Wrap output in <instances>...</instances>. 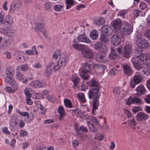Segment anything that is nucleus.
<instances>
[{"mask_svg":"<svg viewBox=\"0 0 150 150\" xmlns=\"http://www.w3.org/2000/svg\"><path fill=\"white\" fill-rule=\"evenodd\" d=\"M64 103L66 107L71 108L72 105L71 101L68 99H65L64 100Z\"/></svg>","mask_w":150,"mask_h":150,"instance_id":"nucleus-49","label":"nucleus"},{"mask_svg":"<svg viewBox=\"0 0 150 150\" xmlns=\"http://www.w3.org/2000/svg\"><path fill=\"white\" fill-rule=\"evenodd\" d=\"M105 34L102 35H101L100 40V41L105 43H108L109 42V39L108 38L105 36Z\"/></svg>","mask_w":150,"mask_h":150,"instance_id":"nucleus-43","label":"nucleus"},{"mask_svg":"<svg viewBox=\"0 0 150 150\" xmlns=\"http://www.w3.org/2000/svg\"><path fill=\"white\" fill-rule=\"evenodd\" d=\"M137 119L138 121H145L149 118V115L144 112H139L137 114Z\"/></svg>","mask_w":150,"mask_h":150,"instance_id":"nucleus-17","label":"nucleus"},{"mask_svg":"<svg viewBox=\"0 0 150 150\" xmlns=\"http://www.w3.org/2000/svg\"><path fill=\"white\" fill-rule=\"evenodd\" d=\"M95 22L97 25H101L104 23L105 20L103 18L99 17Z\"/></svg>","mask_w":150,"mask_h":150,"instance_id":"nucleus-44","label":"nucleus"},{"mask_svg":"<svg viewBox=\"0 0 150 150\" xmlns=\"http://www.w3.org/2000/svg\"><path fill=\"white\" fill-rule=\"evenodd\" d=\"M82 69H83L86 72H88L93 67H95V64L92 62H88L85 63H82L81 64Z\"/></svg>","mask_w":150,"mask_h":150,"instance_id":"nucleus-15","label":"nucleus"},{"mask_svg":"<svg viewBox=\"0 0 150 150\" xmlns=\"http://www.w3.org/2000/svg\"><path fill=\"white\" fill-rule=\"evenodd\" d=\"M110 40L111 43L115 45H118L121 42L120 37L117 34L113 35L111 37Z\"/></svg>","mask_w":150,"mask_h":150,"instance_id":"nucleus-14","label":"nucleus"},{"mask_svg":"<svg viewBox=\"0 0 150 150\" xmlns=\"http://www.w3.org/2000/svg\"><path fill=\"white\" fill-rule=\"evenodd\" d=\"M143 79V78L140 75H135L133 77V81L131 80L130 81L131 87L134 88L136 85L141 82Z\"/></svg>","mask_w":150,"mask_h":150,"instance_id":"nucleus-9","label":"nucleus"},{"mask_svg":"<svg viewBox=\"0 0 150 150\" xmlns=\"http://www.w3.org/2000/svg\"><path fill=\"white\" fill-rule=\"evenodd\" d=\"M99 105L98 98L94 99L93 101V108L92 110V113L93 115H95L94 111L98 108Z\"/></svg>","mask_w":150,"mask_h":150,"instance_id":"nucleus-27","label":"nucleus"},{"mask_svg":"<svg viewBox=\"0 0 150 150\" xmlns=\"http://www.w3.org/2000/svg\"><path fill=\"white\" fill-rule=\"evenodd\" d=\"M117 73V70L115 68H113L111 69L109 73L110 76H115Z\"/></svg>","mask_w":150,"mask_h":150,"instance_id":"nucleus-55","label":"nucleus"},{"mask_svg":"<svg viewBox=\"0 0 150 150\" xmlns=\"http://www.w3.org/2000/svg\"><path fill=\"white\" fill-rule=\"evenodd\" d=\"M63 6L62 5L57 4L54 5L53 8L54 10L56 11H60L63 8Z\"/></svg>","mask_w":150,"mask_h":150,"instance_id":"nucleus-51","label":"nucleus"},{"mask_svg":"<svg viewBox=\"0 0 150 150\" xmlns=\"http://www.w3.org/2000/svg\"><path fill=\"white\" fill-rule=\"evenodd\" d=\"M21 2L19 0H15L12 4L9 10V13H12L18 10L21 6Z\"/></svg>","mask_w":150,"mask_h":150,"instance_id":"nucleus-10","label":"nucleus"},{"mask_svg":"<svg viewBox=\"0 0 150 150\" xmlns=\"http://www.w3.org/2000/svg\"><path fill=\"white\" fill-rule=\"evenodd\" d=\"M98 36V33L96 30H92L90 34V36L91 39L96 40L97 39Z\"/></svg>","mask_w":150,"mask_h":150,"instance_id":"nucleus-28","label":"nucleus"},{"mask_svg":"<svg viewBox=\"0 0 150 150\" xmlns=\"http://www.w3.org/2000/svg\"><path fill=\"white\" fill-rule=\"evenodd\" d=\"M122 67L123 69L125 74L129 75L133 73L131 67L128 64H123L122 65Z\"/></svg>","mask_w":150,"mask_h":150,"instance_id":"nucleus-24","label":"nucleus"},{"mask_svg":"<svg viewBox=\"0 0 150 150\" xmlns=\"http://www.w3.org/2000/svg\"><path fill=\"white\" fill-rule=\"evenodd\" d=\"M16 79L18 80L21 81L24 78V76L19 71H16Z\"/></svg>","mask_w":150,"mask_h":150,"instance_id":"nucleus-47","label":"nucleus"},{"mask_svg":"<svg viewBox=\"0 0 150 150\" xmlns=\"http://www.w3.org/2000/svg\"><path fill=\"white\" fill-rule=\"evenodd\" d=\"M125 112L128 117V119L132 117H134L133 116H132V114L130 110L127 109H125Z\"/></svg>","mask_w":150,"mask_h":150,"instance_id":"nucleus-62","label":"nucleus"},{"mask_svg":"<svg viewBox=\"0 0 150 150\" xmlns=\"http://www.w3.org/2000/svg\"><path fill=\"white\" fill-rule=\"evenodd\" d=\"M65 3L66 6V9H69L74 5V0H66Z\"/></svg>","mask_w":150,"mask_h":150,"instance_id":"nucleus-35","label":"nucleus"},{"mask_svg":"<svg viewBox=\"0 0 150 150\" xmlns=\"http://www.w3.org/2000/svg\"><path fill=\"white\" fill-rule=\"evenodd\" d=\"M5 21L8 24L11 25L13 23V20L11 16L8 14L5 17Z\"/></svg>","mask_w":150,"mask_h":150,"instance_id":"nucleus-40","label":"nucleus"},{"mask_svg":"<svg viewBox=\"0 0 150 150\" xmlns=\"http://www.w3.org/2000/svg\"><path fill=\"white\" fill-rule=\"evenodd\" d=\"M89 98H98L100 96L99 89L96 88H93L91 89L88 93Z\"/></svg>","mask_w":150,"mask_h":150,"instance_id":"nucleus-7","label":"nucleus"},{"mask_svg":"<svg viewBox=\"0 0 150 150\" xmlns=\"http://www.w3.org/2000/svg\"><path fill=\"white\" fill-rule=\"evenodd\" d=\"M136 94L139 96H141L144 95L146 92V89L142 85H139L137 88L136 89Z\"/></svg>","mask_w":150,"mask_h":150,"instance_id":"nucleus-22","label":"nucleus"},{"mask_svg":"<svg viewBox=\"0 0 150 150\" xmlns=\"http://www.w3.org/2000/svg\"><path fill=\"white\" fill-rule=\"evenodd\" d=\"M4 14L3 12H1L0 13V24H2L4 21Z\"/></svg>","mask_w":150,"mask_h":150,"instance_id":"nucleus-63","label":"nucleus"},{"mask_svg":"<svg viewBox=\"0 0 150 150\" xmlns=\"http://www.w3.org/2000/svg\"><path fill=\"white\" fill-rule=\"evenodd\" d=\"M35 53V55H37L38 54V52L37 50L36 47L35 46H33L32 47V50H28L25 51L26 53L29 55H32L33 54L34 52Z\"/></svg>","mask_w":150,"mask_h":150,"instance_id":"nucleus-33","label":"nucleus"},{"mask_svg":"<svg viewBox=\"0 0 150 150\" xmlns=\"http://www.w3.org/2000/svg\"><path fill=\"white\" fill-rule=\"evenodd\" d=\"M44 7L45 10L46 11H49L52 8L51 4L50 2L46 3L44 5Z\"/></svg>","mask_w":150,"mask_h":150,"instance_id":"nucleus-50","label":"nucleus"},{"mask_svg":"<svg viewBox=\"0 0 150 150\" xmlns=\"http://www.w3.org/2000/svg\"><path fill=\"white\" fill-rule=\"evenodd\" d=\"M77 40L79 42H84L86 43H89L91 42L90 40L87 37L83 31L82 34H79L77 38Z\"/></svg>","mask_w":150,"mask_h":150,"instance_id":"nucleus-19","label":"nucleus"},{"mask_svg":"<svg viewBox=\"0 0 150 150\" xmlns=\"http://www.w3.org/2000/svg\"><path fill=\"white\" fill-rule=\"evenodd\" d=\"M127 122L129 126H130L132 129H135V126L137 123L134 117H132L129 118Z\"/></svg>","mask_w":150,"mask_h":150,"instance_id":"nucleus-26","label":"nucleus"},{"mask_svg":"<svg viewBox=\"0 0 150 150\" xmlns=\"http://www.w3.org/2000/svg\"><path fill=\"white\" fill-rule=\"evenodd\" d=\"M144 35L146 38L150 40V29L146 30L145 31Z\"/></svg>","mask_w":150,"mask_h":150,"instance_id":"nucleus-57","label":"nucleus"},{"mask_svg":"<svg viewBox=\"0 0 150 150\" xmlns=\"http://www.w3.org/2000/svg\"><path fill=\"white\" fill-rule=\"evenodd\" d=\"M4 81L5 83L9 84L11 86L10 87H6L5 90L9 93H13L17 90L18 85L17 83L13 79V73L9 70L6 71L5 74L4 75Z\"/></svg>","mask_w":150,"mask_h":150,"instance_id":"nucleus-2","label":"nucleus"},{"mask_svg":"<svg viewBox=\"0 0 150 150\" xmlns=\"http://www.w3.org/2000/svg\"><path fill=\"white\" fill-rule=\"evenodd\" d=\"M132 53V48L130 45H126L124 47L122 54L123 57L126 58H129Z\"/></svg>","mask_w":150,"mask_h":150,"instance_id":"nucleus-12","label":"nucleus"},{"mask_svg":"<svg viewBox=\"0 0 150 150\" xmlns=\"http://www.w3.org/2000/svg\"><path fill=\"white\" fill-rule=\"evenodd\" d=\"M64 109L62 106H59L58 108V112L60 115L59 119L60 120L62 119L64 117Z\"/></svg>","mask_w":150,"mask_h":150,"instance_id":"nucleus-36","label":"nucleus"},{"mask_svg":"<svg viewBox=\"0 0 150 150\" xmlns=\"http://www.w3.org/2000/svg\"><path fill=\"white\" fill-rule=\"evenodd\" d=\"M141 53L139 51L136 50L134 56L131 59L136 69H139L140 65L142 64L145 66L150 64V54Z\"/></svg>","mask_w":150,"mask_h":150,"instance_id":"nucleus-1","label":"nucleus"},{"mask_svg":"<svg viewBox=\"0 0 150 150\" xmlns=\"http://www.w3.org/2000/svg\"><path fill=\"white\" fill-rule=\"evenodd\" d=\"M61 52L59 50H56L54 52L52 57L54 59H58L59 56L61 54Z\"/></svg>","mask_w":150,"mask_h":150,"instance_id":"nucleus-45","label":"nucleus"},{"mask_svg":"<svg viewBox=\"0 0 150 150\" xmlns=\"http://www.w3.org/2000/svg\"><path fill=\"white\" fill-rule=\"evenodd\" d=\"M95 49L99 50L100 52L105 53L108 51V48L106 45L100 42H96L94 44Z\"/></svg>","mask_w":150,"mask_h":150,"instance_id":"nucleus-6","label":"nucleus"},{"mask_svg":"<svg viewBox=\"0 0 150 150\" xmlns=\"http://www.w3.org/2000/svg\"><path fill=\"white\" fill-rule=\"evenodd\" d=\"M2 132L5 134H10L11 133L8 130V128L6 127H4L2 128Z\"/></svg>","mask_w":150,"mask_h":150,"instance_id":"nucleus-64","label":"nucleus"},{"mask_svg":"<svg viewBox=\"0 0 150 150\" xmlns=\"http://www.w3.org/2000/svg\"><path fill=\"white\" fill-rule=\"evenodd\" d=\"M34 29L37 32H41L45 37H47V33L45 29V25L43 23L38 22L34 27Z\"/></svg>","mask_w":150,"mask_h":150,"instance_id":"nucleus-5","label":"nucleus"},{"mask_svg":"<svg viewBox=\"0 0 150 150\" xmlns=\"http://www.w3.org/2000/svg\"><path fill=\"white\" fill-rule=\"evenodd\" d=\"M28 69V66L27 64H23L20 66H18L16 67V70H21L23 71H26Z\"/></svg>","mask_w":150,"mask_h":150,"instance_id":"nucleus-34","label":"nucleus"},{"mask_svg":"<svg viewBox=\"0 0 150 150\" xmlns=\"http://www.w3.org/2000/svg\"><path fill=\"white\" fill-rule=\"evenodd\" d=\"M82 55L88 59H91L93 57V51L88 47L84 48L81 52Z\"/></svg>","mask_w":150,"mask_h":150,"instance_id":"nucleus-8","label":"nucleus"},{"mask_svg":"<svg viewBox=\"0 0 150 150\" xmlns=\"http://www.w3.org/2000/svg\"><path fill=\"white\" fill-rule=\"evenodd\" d=\"M137 46L139 48L142 49H146L149 46L148 41L145 38H139L136 41Z\"/></svg>","mask_w":150,"mask_h":150,"instance_id":"nucleus-4","label":"nucleus"},{"mask_svg":"<svg viewBox=\"0 0 150 150\" xmlns=\"http://www.w3.org/2000/svg\"><path fill=\"white\" fill-rule=\"evenodd\" d=\"M115 29L109 25H106L101 28V31L106 36L111 35L114 32Z\"/></svg>","mask_w":150,"mask_h":150,"instance_id":"nucleus-11","label":"nucleus"},{"mask_svg":"<svg viewBox=\"0 0 150 150\" xmlns=\"http://www.w3.org/2000/svg\"><path fill=\"white\" fill-rule=\"evenodd\" d=\"M109 57L111 59H115L117 57V50L111 49V53L109 55Z\"/></svg>","mask_w":150,"mask_h":150,"instance_id":"nucleus-32","label":"nucleus"},{"mask_svg":"<svg viewBox=\"0 0 150 150\" xmlns=\"http://www.w3.org/2000/svg\"><path fill=\"white\" fill-rule=\"evenodd\" d=\"M85 46L83 45L78 44L77 42H74L72 44V46L74 49L78 50H81V51L84 49Z\"/></svg>","mask_w":150,"mask_h":150,"instance_id":"nucleus-30","label":"nucleus"},{"mask_svg":"<svg viewBox=\"0 0 150 150\" xmlns=\"http://www.w3.org/2000/svg\"><path fill=\"white\" fill-rule=\"evenodd\" d=\"M87 83L89 86L91 87H98L99 85V83L93 79L88 81Z\"/></svg>","mask_w":150,"mask_h":150,"instance_id":"nucleus-37","label":"nucleus"},{"mask_svg":"<svg viewBox=\"0 0 150 150\" xmlns=\"http://www.w3.org/2000/svg\"><path fill=\"white\" fill-rule=\"evenodd\" d=\"M87 72L84 71L83 69H81L79 71V74L82 78L84 80L88 79L89 77L88 74Z\"/></svg>","mask_w":150,"mask_h":150,"instance_id":"nucleus-29","label":"nucleus"},{"mask_svg":"<svg viewBox=\"0 0 150 150\" xmlns=\"http://www.w3.org/2000/svg\"><path fill=\"white\" fill-rule=\"evenodd\" d=\"M71 80L73 82L75 86H76L80 82L79 78L75 74L73 75L72 76Z\"/></svg>","mask_w":150,"mask_h":150,"instance_id":"nucleus-41","label":"nucleus"},{"mask_svg":"<svg viewBox=\"0 0 150 150\" xmlns=\"http://www.w3.org/2000/svg\"><path fill=\"white\" fill-rule=\"evenodd\" d=\"M132 111L134 113H136L137 112L142 110V108L138 106H134L132 110Z\"/></svg>","mask_w":150,"mask_h":150,"instance_id":"nucleus-54","label":"nucleus"},{"mask_svg":"<svg viewBox=\"0 0 150 150\" xmlns=\"http://www.w3.org/2000/svg\"><path fill=\"white\" fill-rule=\"evenodd\" d=\"M111 24L115 30H119L122 25V21L120 18H117L112 21Z\"/></svg>","mask_w":150,"mask_h":150,"instance_id":"nucleus-16","label":"nucleus"},{"mask_svg":"<svg viewBox=\"0 0 150 150\" xmlns=\"http://www.w3.org/2000/svg\"><path fill=\"white\" fill-rule=\"evenodd\" d=\"M15 34V30L13 29H9L6 32L5 35L6 36L10 37H12L14 36Z\"/></svg>","mask_w":150,"mask_h":150,"instance_id":"nucleus-38","label":"nucleus"},{"mask_svg":"<svg viewBox=\"0 0 150 150\" xmlns=\"http://www.w3.org/2000/svg\"><path fill=\"white\" fill-rule=\"evenodd\" d=\"M133 103L135 104H142L143 101L140 98L137 97H134L133 98Z\"/></svg>","mask_w":150,"mask_h":150,"instance_id":"nucleus-48","label":"nucleus"},{"mask_svg":"<svg viewBox=\"0 0 150 150\" xmlns=\"http://www.w3.org/2000/svg\"><path fill=\"white\" fill-rule=\"evenodd\" d=\"M140 8L143 10H147L146 4L144 2L141 1L139 5Z\"/></svg>","mask_w":150,"mask_h":150,"instance_id":"nucleus-53","label":"nucleus"},{"mask_svg":"<svg viewBox=\"0 0 150 150\" xmlns=\"http://www.w3.org/2000/svg\"><path fill=\"white\" fill-rule=\"evenodd\" d=\"M95 139L98 140H102L103 139V137L101 134L98 133L96 134Z\"/></svg>","mask_w":150,"mask_h":150,"instance_id":"nucleus-59","label":"nucleus"},{"mask_svg":"<svg viewBox=\"0 0 150 150\" xmlns=\"http://www.w3.org/2000/svg\"><path fill=\"white\" fill-rule=\"evenodd\" d=\"M127 12V10H121L118 12L117 15L125 19V15Z\"/></svg>","mask_w":150,"mask_h":150,"instance_id":"nucleus-42","label":"nucleus"},{"mask_svg":"<svg viewBox=\"0 0 150 150\" xmlns=\"http://www.w3.org/2000/svg\"><path fill=\"white\" fill-rule=\"evenodd\" d=\"M103 58V56L101 54H97L96 56V60L98 62H101Z\"/></svg>","mask_w":150,"mask_h":150,"instance_id":"nucleus-60","label":"nucleus"},{"mask_svg":"<svg viewBox=\"0 0 150 150\" xmlns=\"http://www.w3.org/2000/svg\"><path fill=\"white\" fill-rule=\"evenodd\" d=\"M23 53L21 51H16L14 53V57L18 60L21 62H23L25 59L23 56Z\"/></svg>","mask_w":150,"mask_h":150,"instance_id":"nucleus-21","label":"nucleus"},{"mask_svg":"<svg viewBox=\"0 0 150 150\" xmlns=\"http://www.w3.org/2000/svg\"><path fill=\"white\" fill-rule=\"evenodd\" d=\"M77 96L79 98V101L81 103H84L86 101L84 95L81 93H79L77 94Z\"/></svg>","mask_w":150,"mask_h":150,"instance_id":"nucleus-39","label":"nucleus"},{"mask_svg":"<svg viewBox=\"0 0 150 150\" xmlns=\"http://www.w3.org/2000/svg\"><path fill=\"white\" fill-rule=\"evenodd\" d=\"M95 68H97L98 70V72L101 74H104V71L106 68V67L103 65L100 64H96Z\"/></svg>","mask_w":150,"mask_h":150,"instance_id":"nucleus-23","label":"nucleus"},{"mask_svg":"<svg viewBox=\"0 0 150 150\" xmlns=\"http://www.w3.org/2000/svg\"><path fill=\"white\" fill-rule=\"evenodd\" d=\"M36 88H39L44 87L45 86V83L43 82H40L38 80H37Z\"/></svg>","mask_w":150,"mask_h":150,"instance_id":"nucleus-52","label":"nucleus"},{"mask_svg":"<svg viewBox=\"0 0 150 150\" xmlns=\"http://www.w3.org/2000/svg\"><path fill=\"white\" fill-rule=\"evenodd\" d=\"M137 70H139L140 71H142L144 74H146L147 73H150V67L148 66L147 65L145 66L144 64H142L140 65V69Z\"/></svg>","mask_w":150,"mask_h":150,"instance_id":"nucleus-25","label":"nucleus"},{"mask_svg":"<svg viewBox=\"0 0 150 150\" xmlns=\"http://www.w3.org/2000/svg\"><path fill=\"white\" fill-rule=\"evenodd\" d=\"M16 112L22 116L25 117V121L28 123H30L33 119V118L29 119V114L28 112H22L18 110H16Z\"/></svg>","mask_w":150,"mask_h":150,"instance_id":"nucleus-20","label":"nucleus"},{"mask_svg":"<svg viewBox=\"0 0 150 150\" xmlns=\"http://www.w3.org/2000/svg\"><path fill=\"white\" fill-rule=\"evenodd\" d=\"M141 11L139 10V9H135L133 12V15L134 17H137L140 14Z\"/></svg>","mask_w":150,"mask_h":150,"instance_id":"nucleus-61","label":"nucleus"},{"mask_svg":"<svg viewBox=\"0 0 150 150\" xmlns=\"http://www.w3.org/2000/svg\"><path fill=\"white\" fill-rule=\"evenodd\" d=\"M125 25L123 29V32L125 35H129L133 30V28L131 25L127 22H125Z\"/></svg>","mask_w":150,"mask_h":150,"instance_id":"nucleus-18","label":"nucleus"},{"mask_svg":"<svg viewBox=\"0 0 150 150\" xmlns=\"http://www.w3.org/2000/svg\"><path fill=\"white\" fill-rule=\"evenodd\" d=\"M133 98L132 96H129L126 101V104L129 105L132 103H133Z\"/></svg>","mask_w":150,"mask_h":150,"instance_id":"nucleus-58","label":"nucleus"},{"mask_svg":"<svg viewBox=\"0 0 150 150\" xmlns=\"http://www.w3.org/2000/svg\"><path fill=\"white\" fill-rule=\"evenodd\" d=\"M57 71L59 69V66L57 63L54 61H52L49 63L45 71V74L47 76H50L52 72V69Z\"/></svg>","mask_w":150,"mask_h":150,"instance_id":"nucleus-3","label":"nucleus"},{"mask_svg":"<svg viewBox=\"0 0 150 150\" xmlns=\"http://www.w3.org/2000/svg\"><path fill=\"white\" fill-rule=\"evenodd\" d=\"M52 61L57 62L58 65L59 66V68L60 66H65L66 64L68 61V58L66 56L62 54L59 58L58 62L55 61Z\"/></svg>","mask_w":150,"mask_h":150,"instance_id":"nucleus-13","label":"nucleus"},{"mask_svg":"<svg viewBox=\"0 0 150 150\" xmlns=\"http://www.w3.org/2000/svg\"><path fill=\"white\" fill-rule=\"evenodd\" d=\"M38 107V111L39 113L43 114L45 113V109L41 104H39Z\"/></svg>","mask_w":150,"mask_h":150,"instance_id":"nucleus-46","label":"nucleus"},{"mask_svg":"<svg viewBox=\"0 0 150 150\" xmlns=\"http://www.w3.org/2000/svg\"><path fill=\"white\" fill-rule=\"evenodd\" d=\"M87 125L90 131L92 132L96 133L97 132V129L93 125L90 121H87Z\"/></svg>","mask_w":150,"mask_h":150,"instance_id":"nucleus-31","label":"nucleus"},{"mask_svg":"<svg viewBox=\"0 0 150 150\" xmlns=\"http://www.w3.org/2000/svg\"><path fill=\"white\" fill-rule=\"evenodd\" d=\"M6 36L5 35L4 38V41L6 44V45H10L11 43V39L10 38H7Z\"/></svg>","mask_w":150,"mask_h":150,"instance_id":"nucleus-56","label":"nucleus"}]
</instances>
